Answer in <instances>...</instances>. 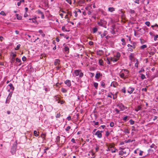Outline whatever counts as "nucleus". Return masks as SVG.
I'll list each match as a JSON object with an SVG mask.
<instances>
[{
    "label": "nucleus",
    "mask_w": 158,
    "mask_h": 158,
    "mask_svg": "<svg viewBox=\"0 0 158 158\" xmlns=\"http://www.w3.org/2000/svg\"><path fill=\"white\" fill-rule=\"evenodd\" d=\"M130 153V150L128 148H126L123 151H120L119 153V155L120 156H123L124 157L127 156Z\"/></svg>",
    "instance_id": "1"
},
{
    "label": "nucleus",
    "mask_w": 158,
    "mask_h": 158,
    "mask_svg": "<svg viewBox=\"0 0 158 158\" xmlns=\"http://www.w3.org/2000/svg\"><path fill=\"white\" fill-rule=\"evenodd\" d=\"M74 74L76 76H79L80 77H82L83 76V73L81 72V70H76L74 71Z\"/></svg>",
    "instance_id": "2"
},
{
    "label": "nucleus",
    "mask_w": 158,
    "mask_h": 158,
    "mask_svg": "<svg viewBox=\"0 0 158 158\" xmlns=\"http://www.w3.org/2000/svg\"><path fill=\"white\" fill-rule=\"evenodd\" d=\"M106 22L103 20H100V21L98 23V24L100 26L106 28Z\"/></svg>",
    "instance_id": "3"
},
{
    "label": "nucleus",
    "mask_w": 158,
    "mask_h": 158,
    "mask_svg": "<svg viewBox=\"0 0 158 158\" xmlns=\"http://www.w3.org/2000/svg\"><path fill=\"white\" fill-rule=\"evenodd\" d=\"M117 106L119 107L121 111H123L127 109V107L125 106L122 103L118 104Z\"/></svg>",
    "instance_id": "4"
},
{
    "label": "nucleus",
    "mask_w": 158,
    "mask_h": 158,
    "mask_svg": "<svg viewBox=\"0 0 158 158\" xmlns=\"http://www.w3.org/2000/svg\"><path fill=\"white\" fill-rule=\"evenodd\" d=\"M119 75L120 77L122 78L125 79L128 77L127 75H125L124 72L123 71V69L120 72Z\"/></svg>",
    "instance_id": "5"
},
{
    "label": "nucleus",
    "mask_w": 158,
    "mask_h": 158,
    "mask_svg": "<svg viewBox=\"0 0 158 158\" xmlns=\"http://www.w3.org/2000/svg\"><path fill=\"white\" fill-rule=\"evenodd\" d=\"M10 56H12V58L10 62L11 64L13 63L15 61V58L16 56V54L13 52H11Z\"/></svg>",
    "instance_id": "6"
},
{
    "label": "nucleus",
    "mask_w": 158,
    "mask_h": 158,
    "mask_svg": "<svg viewBox=\"0 0 158 158\" xmlns=\"http://www.w3.org/2000/svg\"><path fill=\"white\" fill-rule=\"evenodd\" d=\"M135 54L134 53H131L130 55L129 56V59L133 61H135V59L134 57Z\"/></svg>",
    "instance_id": "7"
},
{
    "label": "nucleus",
    "mask_w": 158,
    "mask_h": 158,
    "mask_svg": "<svg viewBox=\"0 0 158 158\" xmlns=\"http://www.w3.org/2000/svg\"><path fill=\"white\" fill-rule=\"evenodd\" d=\"M102 131H98L95 133V135H97V137L99 138H101L102 137Z\"/></svg>",
    "instance_id": "8"
},
{
    "label": "nucleus",
    "mask_w": 158,
    "mask_h": 158,
    "mask_svg": "<svg viewBox=\"0 0 158 158\" xmlns=\"http://www.w3.org/2000/svg\"><path fill=\"white\" fill-rule=\"evenodd\" d=\"M135 89L134 88L132 87H129L127 89V92L130 94H132L134 91Z\"/></svg>",
    "instance_id": "9"
},
{
    "label": "nucleus",
    "mask_w": 158,
    "mask_h": 158,
    "mask_svg": "<svg viewBox=\"0 0 158 158\" xmlns=\"http://www.w3.org/2000/svg\"><path fill=\"white\" fill-rule=\"evenodd\" d=\"M77 2L79 5L82 6L85 3V0H77Z\"/></svg>",
    "instance_id": "10"
},
{
    "label": "nucleus",
    "mask_w": 158,
    "mask_h": 158,
    "mask_svg": "<svg viewBox=\"0 0 158 158\" xmlns=\"http://www.w3.org/2000/svg\"><path fill=\"white\" fill-rule=\"evenodd\" d=\"M135 44L136 43L135 42H134L132 43V45H131L130 44H128L127 45V46L129 48H132L133 49H134L135 48L136 46H135Z\"/></svg>",
    "instance_id": "11"
},
{
    "label": "nucleus",
    "mask_w": 158,
    "mask_h": 158,
    "mask_svg": "<svg viewBox=\"0 0 158 158\" xmlns=\"http://www.w3.org/2000/svg\"><path fill=\"white\" fill-rule=\"evenodd\" d=\"M102 76V74L99 72H97L96 74L95 77L97 79H98L100 77Z\"/></svg>",
    "instance_id": "12"
},
{
    "label": "nucleus",
    "mask_w": 158,
    "mask_h": 158,
    "mask_svg": "<svg viewBox=\"0 0 158 158\" xmlns=\"http://www.w3.org/2000/svg\"><path fill=\"white\" fill-rule=\"evenodd\" d=\"M64 83L68 87H70L71 85V82L70 80H69L65 81H64Z\"/></svg>",
    "instance_id": "13"
},
{
    "label": "nucleus",
    "mask_w": 158,
    "mask_h": 158,
    "mask_svg": "<svg viewBox=\"0 0 158 158\" xmlns=\"http://www.w3.org/2000/svg\"><path fill=\"white\" fill-rule=\"evenodd\" d=\"M36 19V18L35 17V18H30L29 19V20H32V23H34L36 24H37L38 22H37Z\"/></svg>",
    "instance_id": "14"
},
{
    "label": "nucleus",
    "mask_w": 158,
    "mask_h": 158,
    "mask_svg": "<svg viewBox=\"0 0 158 158\" xmlns=\"http://www.w3.org/2000/svg\"><path fill=\"white\" fill-rule=\"evenodd\" d=\"M38 14H40L41 15V18L42 19H44V15L43 12L41 10H38L37 11Z\"/></svg>",
    "instance_id": "15"
},
{
    "label": "nucleus",
    "mask_w": 158,
    "mask_h": 158,
    "mask_svg": "<svg viewBox=\"0 0 158 158\" xmlns=\"http://www.w3.org/2000/svg\"><path fill=\"white\" fill-rule=\"evenodd\" d=\"M60 60L59 59H56L54 61V64L55 66H58L60 64Z\"/></svg>",
    "instance_id": "16"
},
{
    "label": "nucleus",
    "mask_w": 158,
    "mask_h": 158,
    "mask_svg": "<svg viewBox=\"0 0 158 158\" xmlns=\"http://www.w3.org/2000/svg\"><path fill=\"white\" fill-rule=\"evenodd\" d=\"M110 59H111V61L114 62H116L119 60L115 57H110Z\"/></svg>",
    "instance_id": "17"
},
{
    "label": "nucleus",
    "mask_w": 158,
    "mask_h": 158,
    "mask_svg": "<svg viewBox=\"0 0 158 158\" xmlns=\"http://www.w3.org/2000/svg\"><path fill=\"white\" fill-rule=\"evenodd\" d=\"M69 48L68 46H65L64 47V50L67 53L69 52Z\"/></svg>",
    "instance_id": "18"
},
{
    "label": "nucleus",
    "mask_w": 158,
    "mask_h": 158,
    "mask_svg": "<svg viewBox=\"0 0 158 158\" xmlns=\"http://www.w3.org/2000/svg\"><path fill=\"white\" fill-rule=\"evenodd\" d=\"M120 53L119 52H118L116 53V55L114 56V57L117 58V59H118V60H119V57H120Z\"/></svg>",
    "instance_id": "19"
},
{
    "label": "nucleus",
    "mask_w": 158,
    "mask_h": 158,
    "mask_svg": "<svg viewBox=\"0 0 158 158\" xmlns=\"http://www.w3.org/2000/svg\"><path fill=\"white\" fill-rule=\"evenodd\" d=\"M92 8V5H89L88 6H87L85 8V9L87 10H90V9Z\"/></svg>",
    "instance_id": "20"
},
{
    "label": "nucleus",
    "mask_w": 158,
    "mask_h": 158,
    "mask_svg": "<svg viewBox=\"0 0 158 158\" xmlns=\"http://www.w3.org/2000/svg\"><path fill=\"white\" fill-rule=\"evenodd\" d=\"M61 136L62 137V138L61 139V143L62 144L64 143L65 142V137L64 136H63L62 135H61Z\"/></svg>",
    "instance_id": "21"
},
{
    "label": "nucleus",
    "mask_w": 158,
    "mask_h": 158,
    "mask_svg": "<svg viewBox=\"0 0 158 158\" xmlns=\"http://www.w3.org/2000/svg\"><path fill=\"white\" fill-rule=\"evenodd\" d=\"M115 10V9L113 7H110L108 8V11L110 12H112Z\"/></svg>",
    "instance_id": "22"
},
{
    "label": "nucleus",
    "mask_w": 158,
    "mask_h": 158,
    "mask_svg": "<svg viewBox=\"0 0 158 158\" xmlns=\"http://www.w3.org/2000/svg\"><path fill=\"white\" fill-rule=\"evenodd\" d=\"M8 85L10 87V89H11L12 91L14 90V87L12 84L10 83Z\"/></svg>",
    "instance_id": "23"
},
{
    "label": "nucleus",
    "mask_w": 158,
    "mask_h": 158,
    "mask_svg": "<svg viewBox=\"0 0 158 158\" xmlns=\"http://www.w3.org/2000/svg\"><path fill=\"white\" fill-rule=\"evenodd\" d=\"M39 32L40 34L43 37L45 36V34L43 33V31L41 30H39Z\"/></svg>",
    "instance_id": "24"
},
{
    "label": "nucleus",
    "mask_w": 158,
    "mask_h": 158,
    "mask_svg": "<svg viewBox=\"0 0 158 158\" xmlns=\"http://www.w3.org/2000/svg\"><path fill=\"white\" fill-rule=\"evenodd\" d=\"M99 63L100 65H103L104 62L103 60L102 59H99Z\"/></svg>",
    "instance_id": "25"
},
{
    "label": "nucleus",
    "mask_w": 158,
    "mask_h": 158,
    "mask_svg": "<svg viewBox=\"0 0 158 158\" xmlns=\"http://www.w3.org/2000/svg\"><path fill=\"white\" fill-rule=\"evenodd\" d=\"M135 140H131L130 139H129L127 140H126L124 141V142L125 143H130V142H132L133 141H135Z\"/></svg>",
    "instance_id": "26"
},
{
    "label": "nucleus",
    "mask_w": 158,
    "mask_h": 158,
    "mask_svg": "<svg viewBox=\"0 0 158 158\" xmlns=\"http://www.w3.org/2000/svg\"><path fill=\"white\" fill-rule=\"evenodd\" d=\"M16 17L18 19L21 20L22 19V16L19 15L18 14H16Z\"/></svg>",
    "instance_id": "27"
},
{
    "label": "nucleus",
    "mask_w": 158,
    "mask_h": 158,
    "mask_svg": "<svg viewBox=\"0 0 158 158\" xmlns=\"http://www.w3.org/2000/svg\"><path fill=\"white\" fill-rule=\"evenodd\" d=\"M60 137L59 136H57L56 138V142L57 143H59L60 141Z\"/></svg>",
    "instance_id": "28"
},
{
    "label": "nucleus",
    "mask_w": 158,
    "mask_h": 158,
    "mask_svg": "<svg viewBox=\"0 0 158 158\" xmlns=\"http://www.w3.org/2000/svg\"><path fill=\"white\" fill-rule=\"evenodd\" d=\"M54 98L55 99L56 101H58V103H60L59 98L58 97V96H55L54 97Z\"/></svg>",
    "instance_id": "29"
},
{
    "label": "nucleus",
    "mask_w": 158,
    "mask_h": 158,
    "mask_svg": "<svg viewBox=\"0 0 158 158\" xmlns=\"http://www.w3.org/2000/svg\"><path fill=\"white\" fill-rule=\"evenodd\" d=\"M123 71L124 72L125 75H127L128 76V74L129 73V71L126 69H123Z\"/></svg>",
    "instance_id": "30"
},
{
    "label": "nucleus",
    "mask_w": 158,
    "mask_h": 158,
    "mask_svg": "<svg viewBox=\"0 0 158 158\" xmlns=\"http://www.w3.org/2000/svg\"><path fill=\"white\" fill-rule=\"evenodd\" d=\"M15 149L12 148L11 150V152L12 153V154L13 155H14L15 153Z\"/></svg>",
    "instance_id": "31"
},
{
    "label": "nucleus",
    "mask_w": 158,
    "mask_h": 158,
    "mask_svg": "<svg viewBox=\"0 0 158 158\" xmlns=\"http://www.w3.org/2000/svg\"><path fill=\"white\" fill-rule=\"evenodd\" d=\"M61 91L63 93H66L67 92V90L64 88H61Z\"/></svg>",
    "instance_id": "32"
},
{
    "label": "nucleus",
    "mask_w": 158,
    "mask_h": 158,
    "mask_svg": "<svg viewBox=\"0 0 158 158\" xmlns=\"http://www.w3.org/2000/svg\"><path fill=\"white\" fill-rule=\"evenodd\" d=\"M101 86H102L103 88H105V84L104 83V81H101Z\"/></svg>",
    "instance_id": "33"
},
{
    "label": "nucleus",
    "mask_w": 158,
    "mask_h": 158,
    "mask_svg": "<svg viewBox=\"0 0 158 158\" xmlns=\"http://www.w3.org/2000/svg\"><path fill=\"white\" fill-rule=\"evenodd\" d=\"M24 2V0H20L19 2H18L17 5L18 6H19L21 5V3L22 2Z\"/></svg>",
    "instance_id": "34"
},
{
    "label": "nucleus",
    "mask_w": 158,
    "mask_h": 158,
    "mask_svg": "<svg viewBox=\"0 0 158 158\" xmlns=\"http://www.w3.org/2000/svg\"><path fill=\"white\" fill-rule=\"evenodd\" d=\"M111 151L112 153H115L116 151H118V149L115 148H113L111 150Z\"/></svg>",
    "instance_id": "35"
},
{
    "label": "nucleus",
    "mask_w": 158,
    "mask_h": 158,
    "mask_svg": "<svg viewBox=\"0 0 158 158\" xmlns=\"http://www.w3.org/2000/svg\"><path fill=\"white\" fill-rule=\"evenodd\" d=\"M98 30V29L96 27H94L93 29V31L94 33H96V32Z\"/></svg>",
    "instance_id": "36"
},
{
    "label": "nucleus",
    "mask_w": 158,
    "mask_h": 158,
    "mask_svg": "<svg viewBox=\"0 0 158 158\" xmlns=\"http://www.w3.org/2000/svg\"><path fill=\"white\" fill-rule=\"evenodd\" d=\"M147 45L146 44H144V45H143L141 46H140V48L141 49H143L144 48H147Z\"/></svg>",
    "instance_id": "37"
},
{
    "label": "nucleus",
    "mask_w": 158,
    "mask_h": 158,
    "mask_svg": "<svg viewBox=\"0 0 158 158\" xmlns=\"http://www.w3.org/2000/svg\"><path fill=\"white\" fill-rule=\"evenodd\" d=\"M121 41L123 42V43H122V45L123 46L125 45L126 44L125 39L123 38L122 39Z\"/></svg>",
    "instance_id": "38"
},
{
    "label": "nucleus",
    "mask_w": 158,
    "mask_h": 158,
    "mask_svg": "<svg viewBox=\"0 0 158 158\" xmlns=\"http://www.w3.org/2000/svg\"><path fill=\"white\" fill-rule=\"evenodd\" d=\"M140 75H141V78L142 80H143L144 79L146 78V77H145V76L143 74H140Z\"/></svg>",
    "instance_id": "39"
},
{
    "label": "nucleus",
    "mask_w": 158,
    "mask_h": 158,
    "mask_svg": "<svg viewBox=\"0 0 158 158\" xmlns=\"http://www.w3.org/2000/svg\"><path fill=\"white\" fill-rule=\"evenodd\" d=\"M94 86L95 87V89H97L98 86V84L96 82H94Z\"/></svg>",
    "instance_id": "40"
},
{
    "label": "nucleus",
    "mask_w": 158,
    "mask_h": 158,
    "mask_svg": "<svg viewBox=\"0 0 158 158\" xmlns=\"http://www.w3.org/2000/svg\"><path fill=\"white\" fill-rule=\"evenodd\" d=\"M16 60L17 62L20 63V64H19V65H21V60L20 59H19L18 58H17L16 59Z\"/></svg>",
    "instance_id": "41"
},
{
    "label": "nucleus",
    "mask_w": 158,
    "mask_h": 158,
    "mask_svg": "<svg viewBox=\"0 0 158 158\" xmlns=\"http://www.w3.org/2000/svg\"><path fill=\"white\" fill-rule=\"evenodd\" d=\"M141 108V107L140 106H138L135 109V110L136 111H138L139 110H140Z\"/></svg>",
    "instance_id": "42"
},
{
    "label": "nucleus",
    "mask_w": 158,
    "mask_h": 158,
    "mask_svg": "<svg viewBox=\"0 0 158 158\" xmlns=\"http://www.w3.org/2000/svg\"><path fill=\"white\" fill-rule=\"evenodd\" d=\"M108 34V32L107 31H105L102 34V35H103V36H106V35L107 34Z\"/></svg>",
    "instance_id": "43"
},
{
    "label": "nucleus",
    "mask_w": 158,
    "mask_h": 158,
    "mask_svg": "<svg viewBox=\"0 0 158 158\" xmlns=\"http://www.w3.org/2000/svg\"><path fill=\"white\" fill-rule=\"evenodd\" d=\"M67 13L68 15H69L70 16H72V13L71 11H68V10H67Z\"/></svg>",
    "instance_id": "44"
},
{
    "label": "nucleus",
    "mask_w": 158,
    "mask_h": 158,
    "mask_svg": "<svg viewBox=\"0 0 158 158\" xmlns=\"http://www.w3.org/2000/svg\"><path fill=\"white\" fill-rule=\"evenodd\" d=\"M150 147L151 148H154L155 150V148H156V146L154 144H152Z\"/></svg>",
    "instance_id": "45"
},
{
    "label": "nucleus",
    "mask_w": 158,
    "mask_h": 158,
    "mask_svg": "<svg viewBox=\"0 0 158 158\" xmlns=\"http://www.w3.org/2000/svg\"><path fill=\"white\" fill-rule=\"evenodd\" d=\"M129 123L131 125L134 124L135 123V121H133L132 119H131L129 120Z\"/></svg>",
    "instance_id": "46"
},
{
    "label": "nucleus",
    "mask_w": 158,
    "mask_h": 158,
    "mask_svg": "<svg viewBox=\"0 0 158 158\" xmlns=\"http://www.w3.org/2000/svg\"><path fill=\"white\" fill-rule=\"evenodd\" d=\"M121 91L123 93H124V94L126 93V88H125V87H123L122 89L121 90Z\"/></svg>",
    "instance_id": "47"
},
{
    "label": "nucleus",
    "mask_w": 158,
    "mask_h": 158,
    "mask_svg": "<svg viewBox=\"0 0 158 158\" xmlns=\"http://www.w3.org/2000/svg\"><path fill=\"white\" fill-rule=\"evenodd\" d=\"M34 135L35 136H38L39 135L38 134V132L35 130L34 131Z\"/></svg>",
    "instance_id": "48"
},
{
    "label": "nucleus",
    "mask_w": 158,
    "mask_h": 158,
    "mask_svg": "<svg viewBox=\"0 0 158 158\" xmlns=\"http://www.w3.org/2000/svg\"><path fill=\"white\" fill-rule=\"evenodd\" d=\"M110 94L112 95L113 96V99H115L116 98H117V96L116 95L114 94H113L112 93H110Z\"/></svg>",
    "instance_id": "49"
},
{
    "label": "nucleus",
    "mask_w": 158,
    "mask_h": 158,
    "mask_svg": "<svg viewBox=\"0 0 158 158\" xmlns=\"http://www.w3.org/2000/svg\"><path fill=\"white\" fill-rule=\"evenodd\" d=\"M20 44H19L17 46L16 48H15V50H18L20 48Z\"/></svg>",
    "instance_id": "50"
},
{
    "label": "nucleus",
    "mask_w": 158,
    "mask_h": 158,
    "mask_svg": "<svg viewBox=\"0 0 158 158\" xmlns=\"http://www.w3.org/2000/svg\"><path fill=\"white\" fill-rule=\"evenodd\" d=\"M0 14L3 16H6V15L5 12L3 11H2L1 12Z\"/></svg>",
    "instance_id": "51"
},
{
    "label": "nucleus",
    "mask_w": 158,
    "mask_h": 158,
    "mask_svg": "<svg viewBox=\"0 0 158 158\" xmlns=\"http://www.w3.org/2000/svg\"><path fill=\"white\" fill-rule=\"evenodd\" d=\"M107 60H108L107 64H111L110 61H111V59H110V58H107Z\"/></svg>",
    "instance_id": "52"
},
{
    "label": "nucleus",
    "mask_w": 158,
    "mask_h": 158,
    "mask_svg": "<svg viewBox=\"0 0 158 158\" xmlns=\"http://www.w3.org/2000/svg\"><path fill=\"white\" fill-rule=\"evenodd\" d=\"M110 135V132L108 131H106L105 135L106 136V137H108L109 135Z\"/></svg>",
    "instance_id": "53"
},
{
    "label": "nucleus",
    "mask_w": 158,
    "mask_h": 158,
    "mask_svg": "<svg viewBox=\"0 0 158 158\" xmlns=\"http://www.w3.org/2000/svg\"><path fill=\"white\" fill-rule=\"evenodd\" d=\"M71 128V127L70 126H68L65 129V130L67 131H68Z\"/></svg>",
    "instance_id": "54"
},
{
    "label": "nucleus",
    "mask_w": 158,
    "mask_h": 158,
    "mask_svg": "<svg viewBox=\"0 0 158 158\" xmlns=\"http://www.w3.org/2000/svg\"><path fill=\"white\" fill-rule=\"evenodd\" d=\"M145 24L148 27H149L150 25V23L149 21H146L145 23Z\"/></svg>",
    "instance_id": "55"
},
{
    "label": "nucleus",
    "mask_w": 158,
    "mask_h": 158,
    "mask_svg": "<svg viewBox=\"0 0 158 158\" xmlns=\"http://www.w3.org/2000/svg\"><path fill=\"white\" fill-rule=\"evenodd\" d=\"M45 136H46V134H42L41 135V137L42 138V139H44V138H45Z\"/></svg>",
    "instance_id": "56"
},
{
    "label": "nucleus",
    "mask_w": 158,
    "mask_h": 158,
    "mask_svg": "<svg viewBox=\"0 0 158 158\" xmlns=\"http://www.w3.org/2000/svg\"><path fill=\"white\" fill-rule=\"evenodd\" d=\"M124 132H125V133H127V134L130 133V131L127 129H125V130H124Z\"/></svg>",
    "instance_id": "57"
},
{
    "label": "nucleus",
    "mask_w": 158,
    "mask_h": 158,
    "mask_svg": "<svg viewBox=\"0 0 158 158\" xmlns=\"http://www.w3.org/2000/svg\"><path fill=\"white\" fill-rule=\"evenodd\" d=\"M92 122L94 123V125H98L99 124V122H96L94 121H93Z\"/></svg>",
    "instance_id": "58"
},
{
    "label": "nucleus",
    "mask_w": 158,
    "mask_h": 158,
    "mask_svg": "<svg viewBox=\"0 0 158 158\" xmlns=\"http://www.w3.org/2000/svg\"><path fill=\"white\" fill-rule=\"evenodd\" d=\"M62 30L64 31H67V29L65 28V26H63L62 27Z\"/></svg>",
    "instance_id": "59"
},
{
    "label": "nucleus",
    "mask_w": 158,
    "mask_h": 158,
    "mask_svg": "<svg viewBox=\"0 0 158 158\" xmlns=\"http://www.w3.org/2000/svg\"><path fill=\"white\" fill-rule=\"evenodd\" d=\"M110 126L111 127H113L114 126V123L113 122H111L110 123Z\"/></svg>",
    "instance_id": "60"
},
{
    "label": "nucleus",
    "mask_w": 158,
    "mask_h": 158,
    "mask_svg": "<svg viewBox=\"0 0 158 158\" xmlns=\"http://www.w3.org/2000/svg\"><path fill=\"white\" fill-rule=\"evenodd\" d=\"M60 113H57L56 116V118H59L60 117Z\"/></svg>",
    "instance_id": "61"
},
{
    "label": "nucleus",
    "mask_w": 158,
    "mask_h": 158,
    "mask_svg": "<svg viewBox=\"0 0 158 158\" xmlns=\"http://www.w3.org/2000/svg\"><path fill=\"white\" fill-rule=\"evenodd\" d=\"M158 38V35H155L154 37V40L156 41L157 40V39Z\"/></svg>",
    "instance_id": "62"
},
{
    "label": "nucleus",
    "mask_w": 158,
    "mask_h": 158,
    "mask_svg": "<svg viewBox=\"0 0 158 158\" xmlns=\"http://www.w3.org/2000/svg\"><path fill=\"white\" fill-rule=\"evenodd\" d=\"M127 50L129 52H132L133 51V48H128Z\"/></svg>",
    "instance_id": "63"
},
{
    "label": "nucleus",
    "mask_w": 158,
    "mask_h": 158,
    "mask_svg": "<svg viewBox=\"0 0 158 158\" xmlns=\"http://www.w3.org/2000/svg\"><path fill=\"white\" fill-rule=\"evenodd\" d=\"M129 12L130 13L132 14L134 13L135 12V11L134 10L130 9L129 10Z\"/></svg>",
    "instance_id": "64"
}]
</instances>
